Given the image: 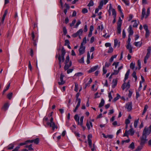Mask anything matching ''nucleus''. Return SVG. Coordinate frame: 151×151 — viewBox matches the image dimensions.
<instances>
[{
    "label": "nucleus",
    "mask_w": 151,
    "mask_h": 151,
    "mask_svg": "<svg viewBox=\"0 0 151 151\" xmlns=\"http://www.w3.org/2000/svg\"><path fill=\"white\" fill-rule=\"evenodd\" d=\"M72 65V62L70 61V58L68 55L66 58L65 62V65L64 69L65 70H67Z\"/></svg>",
    "instance_id": "obj_1"
},
{
    "label": "nucleus",
    "mask_w": 151,
    "mask_h": 151,
    "mask_svg": "<svg viewBox=\"0 0 151 151\" xmlns=\"http://www.w3.org/2000/svg\"><path fill=\"white\" fill-rule=\"evenodd\" d=\"M53 121V118L51 117L50 121L47 122V124L48 126H49L50 127L52 128V130H54L55 129H57L58 128V127L55 125V123Z\"/></svg>",
    "instance_id": "obj_2"
},
{
    "label": "nucleus",
    "mask_w": 151,
    "mask_h": 151,
    "mask_svg": "<svg viewBox=\"0 0 151 151\" xmlns=\"http://www.w3.org/2000/svg\"><path fill=\"white\" fill-rule=\"evenodd\" d=\"M147 54L145 57L144 59V63L146 64L147 62V60L148 59L150 56L151 52V47H148L147 49Z\"/></svg>",
    "instance_id": "obj_3"
},
{
    "label": "nucleus",
    "mask_w": 151,
    "mask_h": 151,
    "mask_svg": "<svg viewBox=\"0 0 151 151\" xmlns=\"http://www.w3.org/2000/svg\"><path fill=\"white\" fill-rule=\"evenodd\" d=\"M134 131L132 128L129 129L128 131L126 130L125 133L124 134V136L128 137V134H130L131 136H132L134 135Z\"/></svg>",
    "instance_id": "obj_4"
},
{
    "label": "nucleus",
    "mask_w": 151,
    "mask_h": 151,
    "mask_svg": "<svg viewBox=\"0 0 151 151\" xmlns=\"http://www.w3.org/2000/svg\"><path fill=\"white\" fill-rule=\"evenodd\" d=\"M151 132V125L149 127H145L143 131V133L147 135H149Z\"/></svg>",
    "instance_id": "obj_5"
},
{
    "label": "nucleus",
    "mask_w": 151,
    "mask_h": 151,
    "mask_svg": "<svg viewBox=\"0 0 151 151\" xmlns=\"http://www.w3.org/2000/svg\"><path fill=\"white\" fill-rule=\"evenodd\" d=\"M85 49L86 47L85 46L80 45L79 49V55H81L84 54L85 52Z\"/></svg>",
    "instance_id": "obj_6"
},
{
    "label": "nucleus",
    "mask_w": 151,
    "mask_h": 151,
    "mask_svg": "<svg viewBox=\"0 0 151 151\" xmlns=\"http://www.w3.org/2000/svg\"><path fill=\"white\" fill-rule=\"evenodd\" d=\"M65 76L61 73L60 74V82H59L58 83L60 85H62L64 84L65 83V81L63 80V78Z\"/></svg>",
    "instance_id": "obj_7"
},
{
    "label": "nucleus",
    "mask_w": 151,
    "mask_h": 151,
    "mask_svg": "<svg viewBox=\"0 0 151 151\" xmlns=\"http://www.w3.org/2000/svg\"><path fill=\"white\" fill-rule=\"evenodd\" d=\"M125 108L128 111H130L132 108V103L131 102H128L126 105Z\"/></svg>",
    "instance_id": "obj_8"
},
{
    "label": "nucleus",
    "mask_w": 151,
    "mask_h": 151,
    "mask_svg": "<svg viewBox=\"0 0 151 151\" xmlns=\"http://www.w3.org/2000/svg\"><path fill=\"white\" fill-rule=\"evenodd\" d=\"M108 0H102L100 2L99 5V8L101 9L104 4H106L108 1Z\"/></svg>",
    "instance_id": "obj_9"
},
{
    "label": "nucleus",
    "mask_w": 151,
    "mask_h": 151,
    "mask_svg": "<svg viewBox=\"0 0 151 151\" xmlns=\"http://www.w3.org/2000/svg\"><path fill=\"white\" fill-rule=\"evenodd\" d=\"M65 53V50L63 47L61 50V55L60 56L61 59L62 60V62H64L65 60L64 56Z\"/></svg>",
    "instance_id": "obj_10"
},
{
    "label": "nucleus",
    "mask_w": 151,
    "mask_h": 151,
    "mask_svg": "<svg viewBox=\"0 0 151 151\" xmlns=\"http://www.w3.org/2000/svg\"><path fill=\"white\" fill-rule=\"evenodd\" d=\"M130 81H128L127 83H123L122 87V89L123 90H124L126 88H130Z\"/></svg>",
    "instance_id": "obj_11"
},
{
    "label": "nucleus",
    "mask_w": 151,
    "mask_h": 151,
    "mask_svg": "<svg viewBox=\"0 0 151 151\" xmlns=\"http://www.w3.org/2000/svg\"><path fill=\"white\" fill-rule=\"evenodd\" d=\"M128 32L129 33L128 36H131L132 35H133V31L132 30V26L131 25H130L128 29Z\"/></svg>",
    "instance_id": "obj_12"
},
{
    "label": "nucleus",
    "mask_w": 151,
    "mask_h": 151,
    "mask_svg": "<svg viewBox=\"0 0 151 151\" xmlns=\"http://www.w3.org/2000/svg\"><path fill=\"white\" fill-rule=\"evenodd\" d=\"M83 116H82L81 117L80 119V124H79V125H80L81 127L83 128V130H85L86 127H84L83 126Z\"/></svg>",
    "instance_id": "obj_13"
},
{
    "label": "nucleus",
    "mask_w": 151,
    "mask_h": 151,
    "mask_svg": "<svg viewBox=\"0 0 151 151\" xmlns=\"http://www.w3.org/2000/svg\"><path fill=\"white\" fill-rule=\"evenodd\" d=\"M147 134L143 133L142 135L141 138V142H146L147 141Z\"/></svg>",
    "instance_id": "obj_14"
},
{
    "label": "nucleus",
    "mask_w": 151,
    "mask_h": 151,
    "mask_svg": "<svg viewBox=\"0 0 151 151\" xmlns=\"http://www.w3.org/2000/svg\"><path fill=\"white\" fill-rule=\"evenodd\" d=\"M98 68V65L93 66L92 68H91L89 70H88V72L89 73H91L92 72L95 71L96 69H97Z\"/></svg>",
    "instance_id": "obj_15"
},
{
    "label": "nucleus",
    "mask_w": 151,
    "mask_h": 151,
    "mask_svg": "<svg viewBox=\"0 0 151 151\" xmlns=\"http://www.w3.org/2000/svg\"><path fill=\"white\" fill-rule=\"evenodd\" d=\"M146 142H141L140 145L138 146L136 149V151L140 150L143 147V146L145 145Z\"/></svg>",
    "instance_id": "obj_16"
},
{
    "label": "nucleus",
    "mask_w": 151,
    "mask_h": 151,
    "mask_svg": "<svg viewBox=\"0 0 151 151\" xmlns=\"http://www.w3.org/2000/svg\"><path fill=\"white\" fill-rule=\"evenodd\" d=\"M55 57L56 58H58V59L59 61V64L60 65L59 66V68H60L61 67V63L62 62V60L61 59V57H60V54L56 55L55 56Z\"/></svg>",
    "instance_id": "obj_17"
},
{
    "label": "nucleus",
    "mask_w": 151,
    "mask_h": 151,
    "mask_svg": "<svg viewBox=\"0 0 151 151\" xmlns=\"http://www.w3.org/2000/svg\"><path fill=\"white\" fill-rule=\"evenodd\" d=\"M126 47L127 49L129 50V52L130 53H132V48L131 45H130V44H127Z\"/></svg>",
    "instance_id": "obj_18"
},
{
    "label": "nucleus",
    "mask_w": 151,
    "mask_h": 151,
    "mask_svg": "<svg viewBox=\"0 0 151 151\" xmlns=\"http://www.w3.org/2000/svg\"><path fill=\"white\" fill-rule=\"evenodd\" d=\"M102 135L103 137L105 138H108L109 139H112L113 137V135L112 134H108L107 135H105V134H102Z\"/></svg>",
    "instance_id": "obj_19"
},
{
    "label": "nucleus",
    "mask_w": 151,
    "mask_h": 151,
    "mask_svg": "<svg viewBox=\"0 0 151 151\" xmlns=\"http://www.w3.org/2000/svg\"><path fill=\"white\" fill-rule=\"evenodd\" d=\"M129 73H130V70L129 69L127 71L126 73L125 74V78H124V82L126 80H127L128 79V76L129 74Z\"/></svg>",
    "instance_id": "obj_20"
},
{
    "label": "nucleus",
    "mask_w": 151,
    "mask_h": 151,
    "mask_svg": "<svg viewBox=\"0 0 151 151\" xmlns=\"http://www.w3.org/2000/svg\"><path fill=\"white\" fill-rule=\"evenodd\" d=\"M145 11L146 9L145 8H143L142 10V17L141 18L142 19H143L145 16Z\"/></svg>",
    "instance_id": "obj_21"
},
{
    "label": "nucleus",
    "mask_w": 151,
    "mask_h": 151,
    "mask_svg": "<svg viewBox=\"0 0 151 151\" xmlns=\"http://www.w3.org/2000/svg\"><path fill=\"white\" fill-rule=\"evenodd\" d=\"M117 80H116L113 79L112 81V88H114L117 84Z\"/></svg>",
    "instance_id": "obj_22"
},
{
    "label": "nucleus",
    "mask_w": 151,
    "mask_h": 151,
    "mask_svg": "<svg viewBox=\"0 0 151 151\" xmlns=\"http://www.w3.org/2000/svg\"><path fill=\"white\" fill-rule=\"evenodd\" d=\"M134 44L136 46L139 47L142 46V42H134Z\"/></svg>",
    "instance_id": "obj_23"
},
{
    "label": "nucleus",
    "mask_w": 151,
    "mask_h": 151,
    "mask_svg": "<svg viewBox=\"0 0 151 151\" xmlns=\"http://www.w3.org/2000/svg\"><path fill=\"white\" fill-rule=\"evenodd\" d=\"M75 120L78 122V124H80V122H79V118L77 114L75 115L74 117Z\"/></svg>",
    "instance_id": "obj_24"
},
{
    "label": "nucleus",
    "mask_w": 151,
    "mask_h": 151,
    "mask_svg": "<svg viewBox=\"0 0 151 151\" xmlns=\"http://www.w3.org/2000/svg\"><path fill=\"white\" fill-rule=\"evenodd\" d=\"M113 91H111L108 94V97L109 98V101H111V100L113 98L112 96L111 93H113Z\"/></svg>",
    "instance_id": "obj_25"
},
{
    "label": "nucleus",
    "mask_w": 151,
    "mask_h": 151,
    "mask_svg": "<svg viewBox=\"0 0 151 151\" xmlns=\"http://www.w3.org/2000/svg\"><path fill=\"white\" fill-rule=\"evenodd\" d=\"M103 29L104 27L103 24H101V25H99L97 28L98 31L100 32H101Z\"/></svg>",
    "instance_id": "obj_26"
},
{
    "label": "nucleus",
    "mask_w": 151,
    "mask_h": 151,
    "mask_svg": "<svg viewBox=\"0 0 151 151\" xmlns=\"http://www.w3.org/2000/svg\"><path fill=\"white\" fill-rule=\"evenodd\" d=\"M104 104V101L103 99H101V102L99 104V107L101 108L103 106Z\"/></svg>",
    "instance_id": "obj_27"
},
{
    "label": "nucleus",
    "mask_w": 151,
    "mask_h": 151,
    "mask_svg": "<svg viewBox=\"0 0 151 151\" xmlns=\"http://www.w3.org/2000/svg\"><path fill=\"white\" fill-rule=\"evenodd\" d=\"M40 140L38 138H36L35 139H32L31 140H26L25 142H39Z\"/></svg>",
    "instance_id": "obj_28"
},
{
    "label": "nucleus",
    "mask_w": 151,
    "mask_h": 151,
    "mask_svg": "<svg viewBox=\"0 0 151 151\" xmlns=\"http://www.w3.org/2000/svg\"><path fill=\"white\" fill-rule=\"evenodd\" d=\"M86 43V37H84L83 40V41L81 43V45L84 46V45Z\"/></svg>",
    "instance_id": "obj_29"
},
{
    "label": "nucleus",
    "mask_w": 151,
    "mask_h": 151,
    "mask_svg": "<svg viewBox=\"0 0 151 151\" xmlns=\"http://www.w3.org/2000/svg\"><path fill=\"white\" fill-rule=\"evenodd\" d=\"M92 142H88V145L89 147L91 148V150L92 151H94V144H93V147H92Z\"/></svg>",
    "instance_id": "obj_30"
},
{
    "label": "nucleus",
    "mask_w": 151,
    "mask_h": 151,
    "mask_svg": "<svg viewBox=\"0 0 151 151\" xmlns=\"http://www.w3.org/2000/svg\"><path fill=\"white\" fill-rule=\"evenodd\" d=\"M9 107V105L7 103H6L4 104L3 107V109L4 111L7 110Z\"/></svg>",
    "instance_id": "obj_31"
},
{
    "label": "nucleus",
    "mask_w": 151,
    "mask_h": 151,
    "mask_svg": "<svg viewBox=\"0 0 151 151\" xmlns=\"http://www.w3.org/2000/svg\"><path fill=\"white\" fill-rule=\"evenodd\" d=\"M10 83H9L8 84V85L7 86H6V87L5 88L4 90V91H3V94H4L5 92L6 91H7L9 89V87L10 86Z\"/></svg>",
    "instance_id": "obj_32"
},
{
    "label": "nucleus",
    "mask_w": 151,
    "mask_h": 151,
    "mask_svg": "<svg viewBox=\"0 0 151 151\" xmlns=\"http://www.w3.org/2000/svg\"><path fill=\"white\" fill-rule=\"evenodd\" d=\"M111 10H112V15L113 16L114 18H115V17H116V12L115 10L114 9L112 8Z\"/></svg>",
    "instance_id": "obj_33"
},
{
    "label": "nucleus",
    "mask_w": 151,
    "mask_h": 151,
    "mask_svg": "<svg viewBox=\"0 0 151 151\" xmlns=\"http://www.w3.org/2000/svg\"><path fill=\"white\" fill-rule=\"evenodd\" d=\"M116 95L117 96L113 100L114 102H115L117 101L120 97V96L118 93H117Z\"/></svg>",
    "instance_id": "obj_34"
},
{
    "label": "nucleus",
    "mask_w": 151,
    "mask_h": 151,
    "mask_svg": "<svg viewBox=\"0 0 151 151\" xmlns=\"http://www.w3.org/2000/svg\"><path fill=\"white\" fill-rule=\"evenodd\" d=\"M25 147L28 148V150H33V149L32 148V144L30 145H26L25 146Z\"/></svg>",
    "instance_id": "obj_35"
},
{
    "label": "nucleus",
    "mask_w": 151,
    "mask_h": 151,
    "mask_svg": "<svg viewBox=\"0 0 151 151\" xmlns=\"http://www.w3.org/2000/svg\"><path fill=\"white\" fill-rule=\"evenodd\" d=\"M148 108V106L147 105H146L144 107V108L142 113V115H144L145 113L146 112L147 109Z\"/></svg>",
    "instance_id": "obj_36"
},
{
    "label": "nucleus",
    "mask_w": 151,
    "mask_h": 151,
    "mask_svg": "<svg viewBox=\"0 0 151 151\" xmlns=\"http://www.w3.org/2000/svg\"><path fill=\"white\" fill-rule=\"evenodd\" d=\"M132 76L134 78L135 81H136L137 79V77L136 76V73L135 71H134L132 74Z\"/></svg>",
    "instance_id": "obj_37"
},
{
    "label": "nucleus",
    "mask_w": 151,
    "mask_h": 151,
    "mask_svg": "<svg viewBox=\"0 0 151 151\" xmlns=\"http://www.w3.org/2000/svg\"><path fill=\"white\" fill-rule=\"evenodd\" d=\"M92 136L91 134H89L88 136V142H91V139L92 138Z\"/></svg>",
    "instance_id": "obj_38"
},
{
    "label": "nucleus",
    "mask_w": 151,
    "mask_h": 151,
    "mask_svg": "<svg viewBox=\"0 0 151 151\" xmlns=\"http://www.w3.org/2000/svg\"><path fill=\"white\" fill-rule=\"evenodd\" d=\"M83 74V73L82 72H78L75 73L74 75V76L79 77L82 76Z\"/></svg>",
    "instance_id": "obj_39"
},
{
    "label": "nucleus",
    "mask_w": 151,
    "mask_h": 151,
    "mask_svg": "<svg viewBox=\"0 0 151 151\" xmlns=\"http://www.w3.org/2000/svg\"><path fill=\"white\" fill-rule=\"evenodd\" d=\"M119 71L118 70H114V72L113 73H112L111 75H116L118 73H119Z\"/></svg>",
    "instance_id": "obj_40"
},
{
    "label": "nucleus",
    "mask_w": 151,
    "mask_h": 151,
    "mask_svg": "<svg viewBox=\"0 0 151 151\" xmlns=\"http://www.w3.org/2000/svg\"><path fill=\"white\" fill-rule=\"evenodd\" d=\"M93 4H94L93 1L92 0H91L90 1V2L88 4V6L89 7L91 6H93Z\"/></svg>",
    "instance_id": "obj_41"
},
{
    "label": "nucleus",
    "mask_w": 151,
    "mask_h": 151,
    "mask_svg": "<svg viewBox=\"0 0 151 151\" xmlns=\"http://www.w3.org/2000/svg\"><path fill=\"white\" fill-rule=\"evenodd\" d=\"M138 122L139 119L134 121V127L135 128H136L137 127Z\"/></svg>",
    "instance_id": "obj_42"
},
{
    "label": "nucleus",
    "mask_w": 151,
    "mask_h": 151,
    "mask_svg": "<svg viewBox=\"0 0 151 151\" xmlns=\"http://www.w3.org/2000/svg\"><path fill=\"white\" fill-rule=\"evenodd\" d=\"M150 14V8H148L147 9V14L145 15V18H146Z\"/></svg>",
    "instance_id": "obj_43"
},
{
    "label": "nucleus",
    "mask_w": 151,
    "mask_h": 151,
    "mask_svg": "<svg viewBox=\"0 0 151 151\" xmlns=\"http://www.w3.org/2000/svg\"><path fill=\"white\" fill-rule=\"evenodd\" d=\"M132 22H134V24L133 25V27H136L138 26V24L137 23L136 20H133L132 21Z\"/></svg>",
    "instance_id": "obj_44"
},
{
    "label": "nucleus",
    "mask_w": 151,
    "mask_h": 151,
    "mask_svg": "<svg viewBox=\"0 0 151 151\" xmlns=\"http://www.w3.org/2000/svg\"><path fill=\"white\" fill-rule=\"evenodd\" d=\"M83 31L82 29H80L76 32L78 35V36L81 35L83 33Z\"/></svg>",
    "instance_id": "obj_45"
},
{
    "label": "nucleus",
    "mask_w": 151,
    "mask_h": 151,
    "mask_svg": "<svg viewBox=\"0 0 151 151\" xmlns=\"http://www.w3.org/2000/svg\"><path fill=\"white\" fill-rule=\"evenodd\" d=\"M129 147L131 148L132 149H133L134 148V144L133 142H132V143L130 145Z\"/></svg>",
    "instance_id": "obj_46"
},
{
    "label": "nucleus",
    "mask_w": 151,
    "mask_h": 151,
    "mask_svg": "<svg viewBox=\"0 0 151 151\" xmlns=\"http://www.w3.org/2000/svg\"><path fill=\"white\" fill-rule=\"evenodd\" d=\"M14 147V145L13 144H10L8 146V150L12 149Z\"/></svg>",
    "instance_id": "obj_47"
},
{
    "label": "nucleus",
    "mask_w": 151,
    "mask_h": 151,
    "mask_svg": "<svg viewBox=\"0 0 151 151\" xmlns=\"http://www.w3.org/2000/svg\"><path fill=\"white\" fill-rule=\"evenodd\" d=\"M113 48L111 47H109V48L108 51L107 52L108 53H111L113 52Z\"/></svg>",
    "instance_id": "obj_48"
},
{
    "label": "nucleus",
    "mask_w": 151,
    "mask_h": 151,
    "mask_svg": "<svg viewBox=\"0 0 151 151\" xmlns=\"http://www.w3.org/2000/svg\"><path fill=\"white\" fill-rule=\"evenodd\" d=\"M78 90V85L76 83H75V87L74 88V91L77 92Z\"/></svg>",
    "instance_id": "obj_49"
},
{
    "label": "nucleus",
    "mask_w": 151,
    "mask_h": 151,
    "mask_svg": "<svg viewBox=\"0 0 151 151\" xmlns=\"http://www.w3.org/2000/svg\"><path fill=\"white\" fill-rule=\"evenodd\" d=\"M119 62H114L112 64V65H115V68L116 69L119 64Z\"/></svg>",
    "instance_id": "obj_50"
},
{
    "label": "nucleus",
    "mask_w": 151,
    "mask_h": 151,
    "mask_svg": "<svg viewBox=\"0 0 151 151\" xmlns=\"http://www.w3.org/2000/svg\"><path fill=\"white\" fill-rule=\"evenodd\" d=\"M28 68L31 71L32 70V67L30 61H29Z\"/></svg>",
    "instance_id": "obj_51"
},
{
    "label": "nucleus",
    "mask_w": 151,
    "mask_h": 151,
    "mask_svg": "<svg viewBox=\"0 0 151 151\" xmlns=\"http://www.w3.org/2000/svg\"><path fill=\"white\" fill-rule=\"evenodd\" d=\"M12 93H9L7 96V97L9 99H11L12 98Z\"/></svg>",
    "instance_id": "obj_52"
},
{
    "label": "nucleus",
    "mask_w": 151,
    "mask_h": 151,
    "mask_svg": "<svg viewBox=\"0 0 151 151\" xmlns=\"http://www.w3.org/2000/svg\"><path fill=\"white\" fill-rule=\"evenodd\" d=\"M63 33L65 35H66L67 33V30L65 27H64L63 28Z\"/></svg>",
    "instance_id": "obj_53"
},
{
    "label": "nucleus",
    "mask_w": 151,
    "mask_h": 151,
    "mask_svg": "<svg viewBox=\"0 0 151 151\" xmlns=\"http://www.w3.org/2000/svg\"><path fill=\"white\" fill-rule=\"evenodd\" d=\"M150 35V32L149 30L146 31L145 37L146 38L148 37Z\"/></svg>",
    "instance_id": "obj_54"
},
{
    "label": "nucleus",
    "mask_w": 151,
    "mask_h": 151,
    "mask_svg": "<svg viewBox=\"0 0 151 151\" xmlns=\"http://www.w3.org/2000/svg\"><path fill=\"white\" fill-rule=\"evenodd\" d=\"M82 12L83 13L85 14L87 13L88 11L87 9L85 8L82 9Z\"/></svg>",
    "instance_id": "obj_55"
},
{
    "label": "nucleus",
    "mask_w": 151,
    "mask_h": 151,
    "mask_svg": "<svg viewBox=\"0 0 151 151\" xmlns=\"http://www.w3.org/2000/svg\"><path fill=\"white\" fill-rule=\"evenodd\" d=\"M73 68L68 69L67 70V73L68 74H69L71 73L72 71L73 70Z\"/></svg>",
    "instance_id": "obj_56"
},
{
    "label": "nucleus",
    "mask_w": 151,
    "mask_h": 151,
    "mask_svg": "<svg viewBox=\"0 0 151 151\" xmlns=\"http://www.w3.org/2000/svg\"><path fill=\"white\" fill-rule=\"evenodd\" d=\"M81 24V21L80 20H78V21L77 22V23L76 24L75 26V28H77L78 27V25Z\"/></svg>",
    "instance_id": "obj_57"
},
{
    "label": "nucleus",
    "mask_w": 151,
    "mask_h": 151,
    "mask_svg": "<svg viewBox=\"0 0 151 151\" xmlns=\"http://www.w3.org/2000/svg\"><path fill=\"white\" fill-rule=\"evenodd\" d=\"M118 41L117 40H114V46L116 47L118 45Z\"/></svg>",
    "instance_id": "obj_58"
},
{
    "label": "nucleus",
    "mask_w": 151,
    "mask_h": 151,
    "mask_svg": "<svg viewBox=\"0 0 151 151\" xmlns=\"http://www.w3.org/2000/svg\"><path fill=\"white\" fill-rule=\"evenodd\" d=\"M114 110L113 109L110 110L109 111V112L108 113V115H110L111 114H113L114 112Z\"/></svg>",
    "instance_id": "obj_59"
},
{
    "label": "nucleus",
    "mask_w": 151,
    "mask_h": 151,
    "mask_svg": "<svg viewBox=\"0 0 151 151\" xmlns=\"http://www.w3.org/2000/svg\"><path fill=\"white\" fill-rule=\"evenodd\" d=\"M76 22V20L74 19L73 20L71 23L70 24V25L71 27L73 26Z\"/></svg>",
    "instance_id": "obj_60"
},
{
    "label": "nucleus",
    "mask_w": 151,
    "mask_h": 151,
    "mask_svg": "<svg viewBox=\"0 0 151 151\" xmlns=\"http://www.w3.org/2000/svg\"><path fill=\"white\" fill-rule=\"evenodd\" d=\"M31 36H32V40H35V35L34 32V31H32V34H31Z\"/></svg>",
    "instance_id": "obj_61"
},
{
    "label": "nucleus",
    "mask_w": 151,
    "mask_h": 151,
    "mask_svg": "<svg viewBox=\"0 0 151 151\" xmlns=\"http://www.w3.org/2000/svg\"><path fill=\"white\" fill-rule=\"evenodd\" d=\"M78 61L81 63H84V57H83L81 58V59L78 60Z\"/></svg>",
    "instance_id": "obj_62"
},
{
    "label": "nucleus",
    "mask_w": 151,
    "mask_h": 151,
    "mask_svg": "<svg viewBox=\"0 0 151 151\" xmlns=\"http://www.w3.org/2000/svg\"><path fill=\"white\" fill-rule=\"evenodd\" d=\"M135 65L132 63H131L130 64V67L132 69H133Z\"/></svg>",
    "instance_id": "obj_63"
},
{
    "label": "nucleus",
    "mask_w": 151,
    "mask_h": 151,
    "mask_svg": "<svg viewBox=\"0 0 151 151\" xmlns=\"http://www.w3.org/2000/svg\"><path fill=\"white\" fill-rule=\"evenodd\" d=\"M95 40V37L94 36H92L91 39L90 40V42L91 43H93L94 41Z\"/></svg>",
    "instance_id": "obj_64"
}]
</instances>
